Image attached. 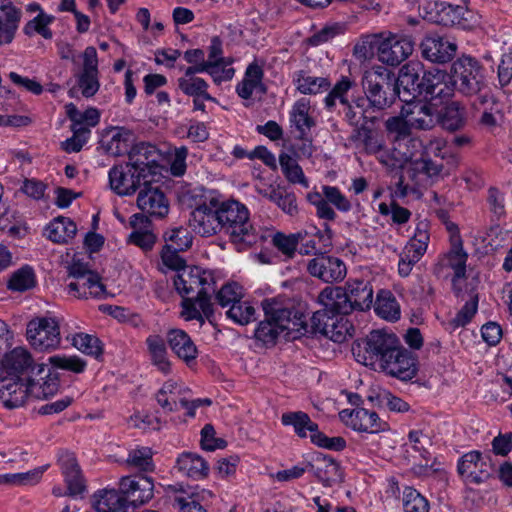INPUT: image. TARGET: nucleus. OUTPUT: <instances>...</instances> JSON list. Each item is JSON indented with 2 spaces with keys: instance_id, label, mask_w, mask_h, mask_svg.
Segmentation results:
<instances>
[{
  "instance_id": "nucleus-1",
  "label": "nucleus",
  "mask_w": 512,
  "mask_h": 512,
  "mask_svg": "<svg viewBox=\"0 0 512 512\" xmlns=\"http://www.w3.org/2000/svg\"><path fill=\"white\" fill-rule=\"evenodd\" d=\"M264 320L255 330V337L266 345H273L280 336L297 339L308 332L306 317L284 296L266 298L261 302Z\"/></svg>"
},
{
  "instance_id": "nucleus-2",
  "label": "nucleus",
  "mask_w": 512,
  "mask_h": 512,
  "mask_svg": "<svg viewBox=\"0 0 512 512\" xmlns=\"http://www.w3.org/2000/svg\"><path fill=\"white\" fill-rule=\"evenodd\" d=\"M215 285L213 273L198 266H187L176 273L174 286L183 298L181 316L186 321L204 323L203 316L208 318L212 315L211 295L215 292Z\"/></svg>"
},
{
  "instance_id": "nucleus-3",
  "label": "nucleus",
  "mask_w": 512,
  "mask_h": 512,
  "mask_svg": "<svg viewBox=\"0 0 512 512\" xmlns=\"http://www.w3.org/2000/svg\"><path fill=\"white\" fill-rule=\"evenodd\" d=\"M219 210L222 218V231L230 235L231 241L239 249L264 242L266 236L257 230L249 218L247 207L236 200L221 201Z\"/></svg>"
},
{
  "instance_id": "nucleus-4",
  "label": "nucleus",
  "mask_w": 512,
  "mask_h": 512,
  "mask_svg": "<svg viewBox=\"0 0 512 512\" xmlns=\"http://www.w3.org/2000/svg\"><path fill=\"white\" fill-rule=\"evenodd\" d=\"M450 77L454 91L475 97L473 107H477L478 103L485 105L491 102V94L485 90L483 68L475 58L466 55L459 57L452 64Z\"/></svg>"
},
{
  "instance_id": "nucleus-5",
  "label": "nucleus",
  "mask_w": 512,
  "mask_h": 512,
  "mask_svg": "<svg viewBox=\"0 0 512 512\" xmlns=\"http://www.w3.org/2000/svg\"><path fill=\"white\" fill-rule=\"evenodd\" d=\"M398 337L384 330H373L365 338L352 345V354L357 362L365 366L382 367L386 359H391L399 343Z\"/></svg>"
},
{
  "instance_id": "nucleus-6",
  "label": "nucleus",
  "mask_w": 512,
  "mask_h": 512,
  "mask_svg": "<svg viewBox=\"0 0 512 512\" xmlns=\"http://www.w3.org/2000/svg\"><path fill=\"white\" fill-rule=\"evenodd\" d=\"M362 87L370 106L377 110L390 107L398 97L393 74L382 66L364 73Z\"/></svg>"
},
{
  "instance_id": "nucleus-7",
  "label": "nucleus",
  "mask_w": 512,
  "mask_h": 512,
  "mask_svg": "<svg viewBox=\"0 0 512 512\" xmlns=\"http://www.w3.org/2000/svg\"><path fill=\"white\" fill-rule=\"evenodd\" d=\"M281 422L285 426H293L295 433L301 438H305L309 431L311 442L319 447L334 451H341L346 447V441L342 437L326 436L319 431L318 425L310 419L308 414L302 411L282 414Z\"/></svg>"
},
{
  "instance_id": "nucleus-8",
  "label": "nucleus",
  "mask_w": 512,
  "mask_h": 512,
  "mask_svg": "<svg viewBox=\"0 0 512 512\" xmlns=\"http://www.w3.org/2000/svg\"><path fill=\"white\" fill-rule=\"evenodd\" d=\"M191 228L203 237H210L222 232V218L219 210V198L210 193L191 212Z\"/></svg>"
},
{
  "instance_id": "nucleus-9",
  "label": "nucleus",
  "mask_w": 512,
  "mask_h": 512,
  "mask_svg": "<svg viewBox=\"0 0 512 512\" xmlns=\"http://www.w3.org/2000/svg\"><path fill=\"white\" fill-rule=\"evenodd\" d=\"M307 200L315 206L319 218L329 221H334L337 217L332 206L342 213H348L352 209L351 201L336 186L323 185L321 192L308 193Z\"/></svg>"
},
{
  "instance_id": "nucleus-10",
  "label": "nucleus",
  "mask_w": 512,
  "mask_h": 512,
  "mask_svg": "<svg viewBox=\"0 0 512 512\" xmlns=\"http://www.w3.org/2000/svg\"><path fill=\"white\" fill-rule=\"evenodd\" d=\"M27 340L39 351H52L61 343L59 322L54 317H38L27 324Z\"/></svg>"
},
{
  "instance_id": "nucleus-11",
  "label": "nucleus",
  "mask_w": 512,
  "mask_h": 512,
  "mask_svg": "<svg viewBox=\"0 0 512 512\" xmlns=\"http://www.w3.org/2000/svg\"><path fill=\"white\" fill-rule=\"evenodd\" d=\"M457 471L466 483L481 484L489 479L493 465L489 455L470 451L459 459Z\"/></svg>"
},
{
  "instance_id": "nucleus-12",
  "label": "nucleus",
  "mask_w": 512,
  "mask_h": 512,
  "mask_svg": "<svg viewBox=\"0 0 512 512\" xmlns=\"http://www.w3.org/2000/svg\"><path fill=\"white\" fill-rule=\"evenodd\" d=\"M128 156L127 163L143 177V181L150 182L149 176L160 173V153L156 146L146 142L134 144Z\"/></svg>"
},
{
  "instance_id": "nucleus-13",
  "label": "nucleus",
  "mask_w": 512,
  "mask_h": 512,
  "mask_svg": "<svg viewBox=\"0 0 512 512\" xmlns=\"http://www.w3.org/2000/svg\"><path fill=\"white\" fill-rule=\"evenodd\" d=\"M414 98L400 96V100L405 103L401 109V115L408 118V123L414 129L429 130L435 126L438 120V111L436 105L426 101H412Z\"/></svg>"
},
{
  "instance_id": "nucleus-14",
  "label": "nucleus",
  "mask_w": 512,
  "mask_h": 512,
  "mask_svg": "<svg viewBox=\"0 0 512 512\" xmlns=\"http://www.w3.org/2000/svg\"><path fill=\"white\" fill-rule=\"evenodd\" d=\"M306 269L311 276L325 283L340 282L347 273L341 259L321 252L307 261Z\"/></svg>"
},
{
  "instance_id": "nucleus-15",
  "label": "nucleus",
  "mask_w": 512,
  "mask_h": 512,
  "mask_svg": "<svg viewBox=\"0 0 512 512\" xmlns=\"http://www.w3.org/2000/svg\"><path fill=\"white\" fill-rule=\"evenodd\" d=\"M467 253L463 250L460 235H452V245L449 252L443 255L435 266V274L440 277L453 275L455 279L464 278L466 274Z\"/></svg>"
},
{
  "instance_id": "nucleus-16",
  "label": "nucleus",
  "mask_w": 512,
  "mask_h": 512,
  "mask_svg": "<svg viewBox=\"0 0 512 512\" xmlns=\"http://www.w3.org/2000/svg\"><path fill=\"white\" fill-rule=\"evenodd\" d=\"M414 50V42L408 37L390 35L378 44V60L389 66H398Z\"/></svg>"
},
{
  "instance_id": "nucleus-17",
  "label": "nucleus",
  "mask_w": 512,
  "mask_h": 512,
  "mask_svg": "<svg viewBox=\"0 0 512 512\" xmlns=\"http://www.w3.org/2000/svg\"><path fill=\"white\" fill-rule=\"evenodd\" d=\"M453 93V83L449 74L439 69H432L423 73L419 95H422L425 100H440L442 102L450 98Z\"/></svg>"
},
{
  "instance_id": "nucleus-18",
  "label": "nucleus",
  "mask_w": 512,
  "mask_h": 512,
  "mask_svg": "<svg viewBox=\"0 0 512 512\" xmlns=\"http://www.w3.org/2000/svg\"><path fill=\"white\" fill-rule=\"evenodd\" d=\"M137 206L147 217L161 219L169 213V201L164 192L145 181L137 196Z\"/></svg>"
},
{
  "instance_id": "nucleus-19",
  "label": "nucleus",
  "mask_w": 512,
  "mask_h": 512,
  "mask_svg": "<svg viewBox=\"0 0 512 512\" xmlns=\"http://www.w3.org/2000/svg\"><path fill=\"white\" fill-rule=\"evenodd\" d=\"M119 488L129 506L135 508L148 503L154 496V482L147 476H124L120 479Z\"/></svg>"
},
{
  "instance_id": "nucleus-20",
  "label": "nucleus",
  "mask_w": 512,
  "mask_h": 512,
  "mask_svg": "<svg viewBox=\"0 0 512 512\" xmlns=\"http://www.w3.org/2000/svg\"><path fill=\"white\" fill-rule=\"evenodd\" d=\"M339 416L348 427L355 431L373 434L388 429V424L382 421L376 412L365 408L344 409Z\"/></svg>"
},
{
  "instance_id": "nucleus-21",
  "label": "nucleus",
  "mask_w": 512,
  "mask_h": 512,
  "mask_svg": "<svg viewBox=\"0 0 512 512\" xmlns=\"http://www.w3.org/2000/svg\"><path fill=\"white\" fill-rule=\"evenodd\" d=\"M380 369L400 380H411L417 374L416 358L410 351L403 348L399 342L391 355V359H386Z\"/></svg>"
},
{
  "instance_id": "nucleus-22",
  "label": "nucleus",
  "mask_w": 512,
  "mask_h": 512,
  "mask_svg": "<svg viewBox=\"0 0 512 512\" xmlns=\"http://www.w3.org/2000/svg\"><path fill=\"white\" fill-rule=\"evenodd\" d=\"M108 176L110 188L119 196L134 194L143 183V177L128 163L113 166Z\"/></svg>"
},
{
  "instance_id": "nucleus-23",
  "label": "nucleus",
  "mask_w": 512,
  "mask_h": 512,
  "mask_svg": "<svg viewBox=\"0 0 512 512\" xmlns=\"http://www.w3.org/2000/svg\"><path fill=\"white\" fill-rule=\"evenodd\" d=\"M30 396L29 381L20 376L0 377V401L8 409L21 407Z\"/></svg>"
},
{
  "instance_id": "nucleus-24",
  "label": "nucleus",
  "mask_w": 512,
  "mask_h": 512,
  "mask_svg": "<svg viewBox=\"0 0 512 512\" xmlns=\"http://www.w3.org/2000/svg\"><path fill=\"white\" fill-rule=\"evenodd\" d=\"M424 72L423 65L419 61H410L402 66L398 79L395 80L398 97H417L421 92L422 75Z\"/></svg>"
},
{
  "instance_id": "nucleus-25",
  "label": "nucleus",
  "mask_w": 512,
  "mask_h": 512,
  "mask_svg": "<svg viewBox=\"0 0 512 512\" xmlns=\"http://www.w3.org/2000/svg\"><path fill=\"white\" fill-rule=\"evenodd\" d=\"M30 396L44 399L54 395L58 390V379L52 376L50 368L45 364H38L31 370L28 378Z\"/></svg>"
},
{
  "instance_id": "nucleus-26",
  "label": "nucleus",
  "mask_w": 512,
  "mask_h": 512,
  "mask_svg": "<svg viewBox=\"0 0 512 512\" xmlns=\"http://www.w3.org/2000/svg\"><path fill=\"white\" fill-rule=\"evenodd\" d=\"M421 49L425 59L434 63H447L455 56L457 45L445 37L430 35L422 41Z\"/></svg>"
},
{
  "instance_id": "nucleus-27",
  "label": "nucleus",
  "mask_w": 512,
  "mask_h": 512,
  "mask_svg": "<svg viewBox=\"0 0 512 512\" xmlns=\"http://www.w3.org/2000/svg\"><path fill=\"white\" fill-rule=\"evenodd\" d=\"M318 302L335 318L348 315L353 311L345 287H325L318 295Z\"/></svg>"
},
{
  "instance_id": "nucleus-28",
  "label": "nucleus",
  "mask_w": 512,
  "mask_h": 512,
  "mask_svg": "<svg viewBox=\"0 0 512 512\" xmlns=\"http://www.w3.org/2000/svg\"><path fill=\"white\" fill-rule=\"evenodd\" d=\"M307 468L325 486H332L342 480L339 464L333 458L322 453L317 454L312 462L307 464Z\"/></svg>"
},
{
  "instance_id": "nucleus-29",
  "label": "nucleus",
  "mask_w": 512,
  "mask_h": 512,
  "mask_svg": "<svg viewBox=\"0 0 512 512\" xmlns=\"http://www.w3.org/2000/svg\"><path fill=\"white\" fill-rule=\"evenodd\" d=\"M129 225L133 229L128 236V243L134 244L144 251L152 249L156 237L151 231V221L144 214H133L129 219Z\"/></svg>"
},
{
  "instance_id": "nucleus-30",
  "label": "nucleus",
  "mask_w": 512,
  "mask_h": 512,
  "mask_svg": "<svg viewBox=\"0 0 512 512\" xmlns=\"http://www.w3.org/2000/svg\"><path fill=\"white\" fill-rule=\"evenodd\" d=\"M264 71L257 62L250 63L242 81L236 86V92L242 99H250L253 94L264 95L266 87L263 83Z\"/></svg>"
},
{
  "instance_id": "nucleus-31",
  "label": "nucleus",
  "mask_w": 512,
  "mask_h": 512,
  "mask_svg": "<svg viewBox=\"0 0 512 512\" xmlns=\"http://www.w3.org/2000/svg\"><path fill=\"white\" fill-rule=\"evenodd\" d=\"M425 9L427 20L444 26L460 24L464 12L463 7L446 2L428 3Z\"/></svg>"
},
{
  "instance_id": "nucleus-32",
  "label": "nucleus",
  "mask_w": 512,
  "mask_h": 512,
  "mask_svg": "<svg viewBox=\"0 0 512 512\" xmlns=\"http://www.w3.org/2000/svg\"><path fill=\"white\" fill-rule=\"evenodd\" d=\"M135 140L134 133L124 127L110 129L102 139V147L112 156H121L129 153Z\"/></svg>"
},
{
  "instance_id": "nucleus-33",
  "label": "nucleus",
  "mask_w": 512,
  "mask_h": 512,
  "mask_svg": "<svg viewBox=\"0 0 512 512\" xmlns=\"http://www.w3.org/2000/svg\"><path fill=\"white\" fill-rule=\"evenodd\" d=\"M93 507L96 512H127L129 508L126 496L121 490L100 489L92 496Z\"/></svg>"
},
{
  "instance_id": "nucleus-34",
  "label": "nucleus",
  "mask_w": 512,
  "mask_h": 512,
  "mask_svg": "<svg viewBox=\"0 0 512 512\" xmlns=\"http://www.w3.org/2000/svg\"><path fill=\"white\" fill-rule=\"evenodd\" d=\"M59 464L70 495H78L85 489L81 469L73 453L65 451L59 456Z\"/></svg>"
},
{
  "instance_id": "nucleus-35",
  "label": "nucleus",
  "mask_w": 512,
  "mask_h": 512,
  "mask_svg": "<svg viewBox=\"0 0 512 512\" xmlns=\"http://www.w3.org/2000/svg\"><path fill=\"white\" fill-rule=\"evenodd\" d=\"M310 321L307 333H321L330 336L334 341H342L345 337L341 329L336 330L339 323L338 318H335L325 307L314 312Z\"/></svg>"
},
{
  "instance_id": "nucleus-36",
  "label": "nucleus",
  "mask_w": 512,
  "mask_h": 512,
  "mask_svg": "<svg viewBox=\"0 0 512 512\" xmlns=\"http://www.w3.org/2000/svg\"><path fill=\"white\" fill-rule=\"evenodd\" d=\"M68 293L78 298H101L105 294V286L97 273H85L82 278L67 285Z\"/></svg>"
},
{
  "instance_id": "nucleus-37",
  "label": "nucleus",
  "mask_w": 512,
  "mask_h": 512,
  "mask_svg": "<svg viewBox=\"0 0 512 512\" xmlns=\"http://www.w3.org/2000/svg\"><path fill=\"white\" fill-rule=\"evenodd\" d=\"M345 286L353 310L370 309L373 303V288L370 282L354 279L347 281Z\"/></svg>"
},
{
  "instance_id": "nucleus-38",
  "label": "nucleus",
  "mask_w": 512,
  "mask_h": 512,
  "mask_svg": "<svg viewBox=\"0 0 512 512\" xmlns=\"http://www.w3.org/2000/svg\"><path fill=\"white\" fill-rule=\"evenodd\" d=\"M21 11L10 0H0V34L2 42H12L19 27Z\"/></svg>"
},
{
  "instance_id": "nucleus-39",
  "label": "nucleus",
  "mask_w": 512,
  "mask_h": 512,
  "mask_svg": "<svg viewBox=\"0 0 512 512\" xmlns=\"http://www.w3.org/2000/svg\"><path fill=\"white\" fill-rule=\"evenodd\" d=\"M32 364L33 359L29 351L23 347H16L5 355L2 368L6 376H20L21 373L32 369Z\"/></svg>"
},
{
  "instance_id": "nucleus-40",
  "label": "nucleus",
  "mask_w": 512,
  "mask_h": 512,
  "mask_svg": "<svg viewBox=\"0 0 512 512\" xmlns=\"http://www.w3.org/2000/svg\"><path fill=\"white\" fill-rule=\"evenodd\" d=\"M168 342L173 352L187 364L196 359L197 348L185 331L171 330L168 334Z\"/></svg>"
},
{
  "instance_id": "nucleus-41",
  "label": "nucleus",
  "mask_w": 512,
  "mask_h": 512,
  "mask_svg": "<svg viewBox=\"0 0 512 512\" xmlns=\"http://www.w3.org/2000/svg\"><path fill=\"white\" fill-rule=\"evenodd\" d=\"M293 83L301 94L316 95L329 90L331 83L326 77L312 76L304 70L293 74Z\"/></svg>"
},
{
  "instance_id": "nucleus-42",
  "label": "nucleus",
  "mask_w": 512,
  "mask_h": 512,
  "mask_svg": "<svg viewBox=\"0 0 512 512\" xmlns=\"http://www.w3.org/2000/svg\"><path fill=\"white\" fill-rule=\"evenodd\" d=\"M356 86V82L348 76H341L340 79L329 88L324 98V106L328 111H334L337 103L345 107L350 103L349 93Z\"/></svg>"
},
{
  "instance_id": "nucleus-43",
  "label": "nucleus",
  "mask_w": 512,
  "mask_h": 512,
  "mask_svg": "<svg viewBox=\"0 0 512 512\" xmlns=\"http://www.w3.org/2000/svg\"><path fill=\"white\" fill-rule=\"evenodd\" d=\"M175 468L183 475L193 479L204 478L209 471L206 461L199 455L190 452H184L177 458Z\"/></svg>"
},
{
  "instance_id": "nucleus-44",
  "label": "nucleus",
  "mask_w": 512,
  "mask_h": 512,
  "mask_svg": "<svg viewBox=\"0 0 512 512\" xmlns=\"http://www.w3.org/2000/svg\"><path fill=\"white\" fill-rule=\"evenodd\" d=\"M266 236V241L269 237L271 243L286 259L294 258L297 247L300 244L301 239L305 236L304 233H291L285 234L280 231H272L270 234L262 232Z\"/></svg>"
},
{
  "instance_id": "nucleus-45",
  "label": "nucleus",
  "mask_w": 512,
  "mask_h": 512,
  "mask_svg": "<svg viewBox=\"0 0 512 512\" xmlns=\"http://www.w3.org/2000/svg\"><path fill=\"white\" fill-rule=\"evenodd\" d=\"M310 101L306 98L297 100L290 112V121L299 132L300 138H304L315 126V120L310 116Z\"/></svg>"
},
{
  "instance_id": "nucleus-46",
  "label": "nucleus",
  "mask_w": 512,
  "mask_h": 512,
  "mask_svg": "<svg viewBox=\"0 0 512 512\" xmlns=\"http://www.w3.org/2000/svg\"><path fill=\"white\" fill-rule=\"evenodd\" d=\"M77 232L76 224L66 217L55 218L45 229L46 237L54 243H67Z\"/></svg>"
},
{
  "instance_id": "nucleus-47",
  "label": "nucleus",
  "mask_w": 512,
  "mask_h": 512,
  "mask_svg": "<svg viewBox=\"0 0 512 512\" xmlns=\"http://www.w3.org/2000/svg\"><path fill=\"white\" fill-rule=\"evenodd\" d=\"M146 344L152 363L164 374L171 370V364L167 358V350L164 339L159 335H150Z\"/></svg>"
},
{
  "instance_id": "nucleus-48",
  "label": "nucleus",
  "mask_w": 512,
  "mask_h": 512,
  "mask_svg": "<svg viewBox=\"0 0 512 512\" xmlns=\"http://www.w3.org/2000/svg\"><path fill=\"white\" fill-rule=\"evenodd\" d=\"M376 314L387 321H397L400 318V306L390 291L381 290L376 297Z\"/></svg>"
},
{
  "instance_id": "nucleus-49",
  "label": "nucleus",
  "mask_w": 512,
  "mask_h": 512,
  "mask_svg": "<svg viewBox=\"0 0 512 512\" xmlns=\"http://www.w3.org/2000/svg\"><path fill=\"white\" fill-rule=\"evenodd\" d=\"M442 127L449 131L462 129L466 124L465 107L457 101L449 103L441 116Z\"/></svg>"
},
{
  "instance_id": "nucleus-50",
  "label": "nucleus",
  "mask_w": 512,
  "mask_h": 512,
  "mask_svg": "<svg viewBox=\"0 0 512 512\" xmlns=\"http://www.w3.org/2000/svg\"><path fill=\"white\" fill-rule=\"evenodd\" d=\"M177 83L181 92L189 97L202 96L206 100H214L208 92L209 84L201 77L183 75L177 80Z\"/></svg>"
},
{
  "instance_id": "nucleus-51",
  "label": "nucleus",
  "mask_w": 512,
  "mask_h": 512,
  "mask_svg": "<svg viewBox=\"0 0 512 512\" xmlns=\"http://www.w3.org/2000/svg\"><path fill=\"white\" fill-rule=\"evenodd\" d=\"M71 344L84 354L98 358L103 353L101 341L94 335L76 333L66 337Z\"/></svg>"
},
{
  "instance_id": "nucleus-52",
  "label": "nucleus",
  "mask_w": 512,
  "mask_h": 512,
  "mask_svg": "<svg viewBox=\"0 0 512 512\" xmlns=\"http://www.w3.org/2000/svg\"><path fill=\"white\" fill-rule=\"evenodd\" d=\"M279 163L283 174L290 183L300 184L305 188L309 186L308 180L295 158L287 153H282L279 156Z\"/></svg>"
},
{
  "instance_id": "nucleus-53",
  "label": "nucleus",
  "mask_w": 512,
  "mask_h": 512,
  "mask_svg": "<svg viewBox=\"0 0 512 512\" xmlns=\"http://www.w3.org/2000/svg\"><path fill=\"white\" fill-rule=\"evenodd\" d=\"M54 19L55 17L53 15L40 11L37 16L25 24L23 32L29 37L34 34H39L45 39H51L53 37V33L49 26L53 23Z\"/></svg>"
},
{
  "instance_id": "nucleus-54",
  "label": "nucleus",
  "mask_w": 512,
  "mask_h": 512,
  "mask_svg": "<svg viewBox=\"0 0 512 512\" xmlns=\"http://www.w3.org/2000/svg\"><path fill=\"white\" fill-rule=\"evenodd\" d=\"M403 512H429L428 500L415 488L406 486L402 493Z\"/></svg>"
},
{
  "instance_id": "nucleus-55",
  "label": "nucleus",
  "mask_w": 512,
  "mask_h": 512,
  "mask_svg": "<svg viewBox=\"0 0 512 512\" xmlns=\"http://www.w3.org/2000/svg\"><path fill=\"white\" fill-rule=\"evenodd\" d=\"M165 245L174 250L186 251L192 246L193 236L187 228L175 227L163 235Z\"/></svg>"
},
{
  "instance_id": "nucleus-56",
  "label": "nucleus",
  "mask_w": 512,
  "mask_h": 512,
  "mask_svg": "<svg viewBox=\"0 0 512 512\" xmlns=\"http://www.w3.org/2000/svg\"><path fill=\"white\" fill-rule=\"evenodd\" d=\"M153 452L149 447H137L130 450L126 463L128 466L144 472H152L155 468L153 463Z\"/></svg>"
},
{
  "instance_id": "nucleus-57",
  "label": "nucleus",
  "mask_w": 512,
  "mask_h": 512,
  "mask_svg": "<svg viewBox=\"0 0 512 512\" xmlns=\"http://www.w3.org/2000/svg\"><path fill=\"white\" fill-rule=\"evenodd\" d=\"M255 308L241 299L232 304L226 312L228 318L239 325H246L255 320Z\"/></svg>"
},
{
  "instance_id": "nucleus-58",
  "label": "nucleus",
  "mask_w": 512,
  "mask_h": 512,
  "mask_svg": "<svg viewBox=\"0 0 512 512\" xmlns=\"http://www.w3.org/2000/svg\"><path fill=\"white\" fill-rule=\"evenodd\" d=\"M429 239L426 224L421 223L417 226L414 236L405 246L404 251L421 259L427 250Z\"/></svg>"
},
{
  "instance_id": "nucleus-59",
  "label": "nucleus",
  "mask_w": 512,
  "mask_h": 512,
  "mask_svg": "<svg viewBox=\"0 0 512 512\" xmlns=\"http://www.w3.org/2000/svg\"><path fill=\"white\" fill-rule=\"evenodd\" d=\"M35 274L31 267L24 266L11 276L8 287L14 291H26L35 286Z\"/></svg>"
},
{
  "instance_id": "nucleus-60",
  "label": "nucleus",
  "mask_w": 512,
  "mask_h": 512,
  "mask_svg": "<svg viewBox=\"0 0 512 512\" xmlns=\"http://www.w3.org/2000/svg\"><path fill=\"white\" fill-rule=\"evenodd\" d=\"M44 473V468L39 467L23 473H13L0 475V483L12 485H33L40 481Z\"/></svg>"
},
{
  "instance_id": "nucleus-61",
  "label": "nucleus",
  "mask_w": 512,
  "mask_h": 512,
  "mask_svg": "<svg viewBox=\"0 0 512 512\" xmlns=\"http://www.w3.org/2000/svg\"><path fill=\"white\" fill-rule=\"evenodd\" d=\"M379 43L380 40L376 36H364L355 44L353 54L358 60H369L373 58L375 51L378 53Z\"/></svg>"
},
{
  "instance_id": "nucleus-62",
  "label": "nucleus",
  "mask_w": 512,
  "mask_h": 512,
  "mask_svg": "<svg viewBox=\"0 0 512 512\" xmlns=\"http://www.w3.org/2000/svg\"><path fill=\"white\" fill-rule=\"evenodd\" d=\"M273 203L278 206L285 214L294 217L298 214V204L296 195L281 187L277 194L272 196Z\"/></svg>"
},
{
  "instance_id": "nucleus-63",
  "label": "nucleus",
  "mask_w": 512,
  "mask_h": 512,
  "mask_svg": "<svg viewBox=\"0 0 512 512\" xmlns=\"http://www.w3.org/2000/svg\"><path fill=\"white\" fill-rule=\"evenodd\" d=\"M386 130L389 133L395 134L394 141H403V139L410 138L411 129L413 126L408 123V118L391 117L385 122Z\"/></svg>"
},
{
  "instance_id": "nucleus-64",
  "label": "nucleus",
  "mask_w": 512,
  "mask_h": 512,
  "mask_svg": "<svg viewBox=\"0 0 512 512\" xmlns=\"http://www.w3.org/2000/svg\"><path fill=\"white\" fill-rule=\"evenodd\" d=\"M478 308V298L473 297L467 301L464 306L458 311L456 316L452 318L449 325L453 329H457L468 324L473 316L476 314Z\"/></svg>"
}]
</instances>
